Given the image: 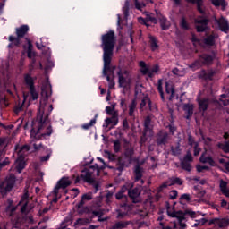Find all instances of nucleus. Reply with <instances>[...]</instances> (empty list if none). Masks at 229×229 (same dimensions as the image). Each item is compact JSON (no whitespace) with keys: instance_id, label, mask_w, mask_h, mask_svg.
Segmentation results:
<instances>
[{"instance_id":"bb28decb","label":"nucleus","mask_w":229,"mask_h":229,"mask_svg":"<svg viewBox=\"0 0 229 229\" xmlns=\"http://www.w3.org/2000/svg\"><path fill=\"white\" fill-rule=\"evenodd\" d=\"M128 225H130V222H117L115 223L110 229H123L127 228Z\"/></svg>"},{"instance_id":"2eb2a0df","label":"nucleus","mask_w":229,"mask_h":229,"mask_svg":"<svg viewBox=\"0 0 229 229\" xmlns=\"http://www.w3.org/2000/svg\"><path fill=\"white\" fill-rule=\"evenodd\" d=\"M215 22L216 24H217L219 30H221V31H224L225 33H227V31H229V24L228 21L224 19L223 17H221L219 20L215 19Z\"/></svg>"},{"instance_id":"bf43d9fd","label":"nucleus","mask_w":229,"mask_h":229,"mask_svg":"<svg viewBox=\"0 0 229 229\" xmlns=\"http://www.w3.org/2000/svg\"><path fill=\"white\" fill-rule=\"evenodd\" d=\"M28 58H30L32 62H35V52L33 50L27 51Z\"/></svg>"},{"instance_id":"a211bd4d","label":"nucleus","mask_w":229,"mask_h":229,"mask_svg":"<svg viewBox=\"0 0 229 229\" xmlns=\"http://www.w3.org/2000/svg\"><path fill=\"white\" fill-rule=\"evenodd\" d=\"M30 31V27L28 25H22L16 29V35L18 38H22Z\"/></svg>"},{"instance_id":"338daca9","label":"nucleus","mask_w":229,"mask_h":229,"mask_svg":"<svg viewBox=\"0 0 229 229\" xmlns=\"http://www.w3.org/2000/svg\"><path fill=\"white\" fill-rule=\"evenodd\" d=\"M214 6H221V0H211Z\"/></svg>"},{"instance_id":"052dcab7","label":"nucleus","mask_w":229,"mask_h":229,"mask_svg":"<svg viewBox=\"0 0 229 229\" xmlns=\"http://www.w3.org/2000/svg\"><path fill=\"white\" fill-rule=\"evenodd\" d=\"M0 105L1 106H8V101H6V98L4 97L0 98Z\"/></svg>"},{"instance_id":"9d476101","label":"nucleus","mask_w":229,"mask_h":229,"mask_svg":"<svg viewBox=\"0 0 229 229\" xmlns=\"http://www.w3.org/2000/svg\"><path fill=\"white\" fill-rule=\"evenodd\" d=\"M90 199H92V193H86L82 195L81 199L78 204V214H85L87 212L90 214V210H89V208H81V207L85 205V201H90Z\"/></svg>"},{"instance_id":"72a5a7b5","label":"nucleus","mask_w":229,"mask_h":229,"mask_svg":"<svg viewBox=\"0 0 229 229\" xmlns=\"http://www.w3.org/2000/svg\"><path fill=\"white\" fill-rule=\"evenodd\" d=\"M189 1L190 3H195L197 4L198 11L200 13H203V7H202L203 0H189Z\"/></svg>"},{"instance_id":"c756f323","label":"nucleus","mask_w":229,"mask_h":229,"mask_svg":"<svg viewBox=\"0 0 229 229\" xmlns=\"http://www.w3.org/2000/svg\"><path fill=\"white\" fill-rule=\"evenodd\" d=\"M183 110L186 112V114H188L187 119H189V115H192L194 112V106H192V104H185L183 106Z\"/></svg>"},{"instance_id":"9b49d317","label":"nucleus","mask_w":229,"mask_h":229,"mask_svg":"<svg viewBox=\"0 0 229 229\" xmlns=\"http://www.w3.org/2000/svg\"><path fill=\"white\" fill-rule=\"evenodd\" d=\"M17 206H13V201L8 200L5 208V213L8 217H11L12 223H13L14 219H17Z\"/></svg>"},{"instance_id":"4468645a","label":"nucleus","mask_w":229,"mask_h":229,"mask_svg":"<svg viewBox=\"0 0 229 229\" xmlns=\"http://www.w3.org/2000/svg\"><path fill=\"white\" fill-rule=\"evenodd\" d=\"M183 181L178 177H172L167 182L160 185L159 191L166 189V187H171V185H182Z\"/></svg>"},{"instance_id":"4be33fe9","label":"nucleus","mask_w":229,"mask_h":229,"mask_svg":"<svg viewBox=\"0 0 229 229\" xmlns=\"http://www.w3.org/2000/svg\"><path fill=\"white\" fill-rule=\"evenodd\" d=\"M92 221V219L89 218H79L75 222V226H85L87 225H89V223Z\"/></svg>"},{"instance_id":"e2e57ef3","label":"nucleus","mask_w":229,"mask_h":229,"mask_svg":"<svg viewBox=\"0 0 229 229\" xmlns=\"http://www.w3.org/2000/svg\"><path fill=\"white\" fill-rule=\"evenodd\" d=\"M6 144H7L6 139L1 138L0 139V148H6Z\"/></svg>"},{"instance_id":"423d86ee","label":"nucleus","mask_w":229,"mask_h":229,"mask_svg":"<svg viewBox=\"0 0 229 229\" xmlns=\"http://www.w3.org/2000/svg\"><path fill=\"white\" fill-rule=\"evenodd\" d=\"M25 83L28 85L30 92L28 95H23L24 101H26L28 98L29 103H31V101H37V99H38V92L35 89V86H33V78H31L30 74L25 75Z\"/></svg>"},{"instance_id":"3c124183","label":"nucleus","mask_w":229,"mask_h":229,"mask_svg":"<svg viewBox=\"0 0 229 229\" xmlns=\"http://www.w3.org/2000/svg\"><path fill=\"white\" fill-rule=\"evenodd\" d=\"M157 89H158V92L160 93L161 99L164 101L165 98H164V90H162V81H158Z\"/></svg>"},{"instance_id":"39448f33","label":"nucleus","mask_w":229,"mask_h":229,"mask_svg":"<svg viewBox=\"0 0 229 229\" xmlns=\"http://www.w3.org/2000/svg\"><path fill=\"white\" fill-rule=\"evenodd\" d=\"M28 151H30V147L28 145L24 146H20L16 145L15 146V153L18 156V158L15 162L16 165V170L18 173H22V169L26 167V162H24V157L28 155Z\"/></svg>"},{"instance_id":"5fc2aeb1","label":"nucleus","mask_w":229,"mask_h":229,"mask_svg":"<svg viewBox=\"0 0 229 229\" xmlns=\"http://www.w3.org/2000/svg\"><path fill=\"white\" fill-rule=\"evenodd\" d=\"M182 162H192V154H191V152H188L184 157V160Z\"/></svg>"},{"instance_id":"ddd939ff","label":"nucleus","mask_w":229,"mask_h":229,"mask_svg":"<svg viewBox=\"0 0 229 229\" xmlns=\"http://www.w3.org/2000/svg\"><path fill=\"white\" fill-rule=\"evenodd\" d=\"M195 24L197 31L203 32L205 30H207V28H208V20L199 17L195 20Z\"/></svg>"},{"instance_id":"a19ab883","label":"nucleus","mask_w":229,"mask_h":229,"mask_svg":"<svg viewBox=\"0 0 229 229\" xmlns=\"http://www.w3.org/2000/svg\"><path fill=\"white\" fill-rule=\"evenodd\" d=\"M94 124H96V118L90 120V122L89 123H85L82 125L83 130H89V128H92V126H94Z\"/></svg>"},{"instance_id":"20e7f679","label":"nucleus","mask_w":229,"mask_h":229,"mask_svg":"<svg viewBox=\"0 0 229 229\" xmlns=\"http://www.w3.org/2000/svg\"><path fill=\"white\" fill-rule=\"evenodd\" d=\"M96 176H99V166L98 165H91L83 170L81 176L77 177L75 183H78L81 180L87 182V183H94Z\"/></svg>"},{"instance_id":"412c9836","label":"nucleus","mask_w":229,"mask_h":229,"mask_svg":"<svg viewBox=\"0 0 229 229\" xmlns=\"http://www.w3.org/2000/svg\"><path fill=\"white\" fill-rule=\"evenodd\" d=\"M140 67L142 74H148V76H153V72H151V70L149 67L146 65V63L141 61L140 62Z\"/></svg>"},{"instance_id":"69168bd1","label":"nucleus","mask_w":229,"mask_h":229,"mask_svg":"<svg viewBox=\"0 0 229 229\" xmlns=\"http://www.w3.org/2000/svg\"><path fill=\"white\" fill-rule=\"evenodd\" d=\"M181 199H185V201H191V195H189V194H182L181 196Z\"/></svg>"},{"instance_id":"c9c22d12","label":"nucleus","mask_w":229,"mask_h":229,"mask_svg":"<svg viewBox=\"0 0 229 229\" xmlns=\"http://www.w3.org/2000/svg\"><path fill=\"white\" fill-rule=\"evenodd\" d=\"M202 64H210L212 62L213 58L211 55H203L199 57Z\"/></svg>"},{"instance_id":"393cba45","label":"nucleus","mask_w":229,"mask_h":229,"mask_svg":"<svg viewBox=\"0 0 229 229\" xmlns=\"http://www.w3.org/2000/svg\"><path fill=\"white\" fill-rule=\"evenodd\" d=\"M106 112L107 115H112V117H114V119H116L117 117H119V112H117V110L112 108L111 106H106Z\"/></svg>"},{"instance_id":"79ce46f5","label":"nucleus","mask_w":229,"mask_h":229,"mask_svg":"<svg viewBox=\"0 0 229 229\" xmlns=\"http://www.w3.org/2000/svg\"><path fill=\"white\" fill-rule=\"evenodd\" d=\"M227 187H228V182L221 180L220 181V191L224 193V192H225V191L228 190Z\"/></svg>"},{"instance_id":"7ed1b4c3","label":"nucleus","mask_w":229,"mask_h":229,"mask_svg":"<svg viewBox=\"0 0 229 229\" xmlns=\"http://www.w3.org/2000/svg\"><path fill=\"white\" fill-rule=\"evenodd\" d=\"M51 94V84L47 83L46 86L42 88L37 119H44V117H47V119L49 114L53 112V105L47 103V99Z\"/></svg>"},{"instance_id":"680f3d73","label":"nucleus","mask_w":229,"mask_h":229,"mask_svg":"<svg viewBox=\"0 0 229 229\" xmlns=\"http://www.w3.org/2000/svg\"><path fill=\"white\" fill-rule=\"evenodd\" d=\"M24 101L26 100H23L21 104H18L15 107V112L16 113H19L22 110V105H24Z\"/></svg>"},{"instance_id":"4d7b16f0","label":"nucleus","mask_w":229,"mask_h":229,"mask_svg":"<svg viewBox=\"0 0 229 229\" xmlns=\"http://www.w3.org/2000/svg\"><path fill=\"white\" fill-rule=\"evenodd\" d=\"M114 149L116 153L119 151V149H121V143L119 142V140H115L114 142Z\"/></svg>"},{"instance_id":"6e6d98bb","label":"nucleus","mask_w":229,"mask_h":229,"mask_svg":"<svg viewBox=\"0 0 229 229\" xmlns=\"http://www.w3.org/2000/svg\"><path fill=\"white\" fill-rule=\"evenodd\" d=\"M206 44L212 46L214 44V36H209L205 39Z\"/></svg>"},{"instance_id":"2f4dec72","label":"nucleus","mask_w":229,"mask_h":229,"mask_svg":"<svg viewBox=\"0 0 229 229\" xmlns=\"http://www.w3.org/2000/svg\"><path fill=\"white\" fill-rule=\"evenodd\" d=\"M208 107V100L207 98L199 101V108L202 112H205Z\"/></svg>"},{"instance_id":"58836bf2","label":"nucleus","mask_w":229,"mask_h":229,"mask_svg":"<svg viewBox=\"0 0 229 229\" xmlns=\"http://www.w3.org/2000/svg\"><path fill=\"white\" fill-rule=\"evenodd\" d=\"M173 74H175V76H185V70H180L178 68H174L172 71Z\"/></svg>"},{"instance_id":"864d4df0","label":"nucleus","mask_w":229,"mask_h":229,"mask_svg":"<svg viewBox=\"0 0 229 229\" xmlns=\"http://www.w3.org/2000/svg\"><path fill=\"white\" fill-rule=\"evenodd\" d=\"M114 197V191H106V203H110V199Z\"/></svg>"},{"instance_id":"1a4fd4ad","label":"nucleus","mask_w":229,"mask_h":229,"mask_svg":"<svg viewBox=\"0 0 229 229\" xmlns=\"http://www.w3.org/2000/svg\"><path fill=\"white\" fill-rule=\"evenodd\" d=\"M148 108L150 112H155L157 110V105L153 104L148 97H144L140 104V111L144 112V110H148Z\"/></svg>"},{"instance_id":"49530a36","label":"nucleus","mask_w":229,"mask_h":229,"mask_svg":"<svg viewBox=\"0 0 229 229\" xmlns=\"http://www.w3.org/2000/svg\"><path fill=\"white\" fill-rule=\"evenodd\" d=\"M180 26L181 28H182V30H189V23H187L185 18H182L181 20Z\"/></svg>"},{"instance_id":"f03ea898","label":"nucleus","mask_w":229,"mask_h":229,"mask_svg":"<svg viewBox=\"0 0 229 229\" xmlns=\"http://www.w3.org/2000/svg\"><path fill=\"white\" fill-rule=\"evenodd\" d=\"M32 129L30 131V137L33 140H40L41 139H47L53 133V128L49 123L47 116L44 118H36L32 121Z\"/></svg>"},{"instance_id":"603ef678","label":"nucleus","mask_w":229,"mask_h":229,"mask_svg":"<svg viewBox=\"0 0 229 229\" xmlns=\"http://www.w3.org/2000/svg\"><path fill=\"white\" fill-rule=\"evenodd\" d=\"M172 153H173V155H180V153H181L180 145L172 147Z\"/></svg>"},{"instance_id":"774afa93","label":"nucleus","mask_w":229,"mask_h":229,"mask_svg":"<svg viewBox=\"0 0 229 229\" xmlns=\"http://www.w3.org/2000/svg\"><path fill=\"white\" fill-rule=\"evenodd\" d=\"M204 169H208V166H201V165H197V171L198 173H201Z\"/></svg>"},{"instance_id":"4c0bfd02","label":"nucleus","mask_w":229,"mask_h":229,"mask_svg":"<svg viewBox=\"0 0 229 229\" xmlns=\"http://www.w3.org/2000/svg\"><path fill=\"white\" fill-rule=\"evenodd\" d=\"M201 65H203V63L200 61V59H199L195 61L190 67H191L193 71H196V69H199Z\"/></svg>"},{"instance_id":"13d9d810","label":"nucleus","mask_w":229,"mask_h":229,"mask_svg":"<svg viewBox=\"0 0 229 229\" xmlns=\"http://www.w3.org/2000/svg\"><path fill=\"white\" fill-rule=\"evenodd\" d=\"M193 148H194V156L198 157V155H199V153H201V148H199V147H198V143H195Z\"/></svg>"},{"instance_id":"a878e982","label":"nucleus","mask_w":229,"mask_h":229,"mask_svg":"<svg viewBox=\"0 0 229 229\" xmlns=\"http://www.w3.org/2000/svg\"><path fill=\"white\" fill-rule=\"evenodd\" d=\"M137 110V101L132 100V102L129 105V115L130 117H133L135 115V111Z\"/></svg>"},{"instance_id":"f3484780","label":"nucleus","mask_w":229,"mask_h":229,"mask_svg":"<svg viewBox=\"0 0 229 229\" xmlns=\"http://www.w3.org/2000/svg\"><path fill=\"white\" fill-rule=\"evenodd\" d=\"M112 124V128H114V126H117V124H119V116H116V119L114 118V116H112L111 118H106L105 120L103 128H108V126Z\"/></svg>"},{"instance_id":"c85d7f7f","label":"nucleus","mask_w":229,"mask_h":229,"mask_svg":"<svg viewBox=\"0 0 229 229\" xmlns=\"http://www.w3.org/2000/svg\"><path fill=\"white\" fill-rule=\"evenodd\" d=\"M149 42L152 51H157V49H158V41L157 40V38L150 36Z\"/></svg>"},{"instance_id":"f704fd0d","label":"nucleus","mask_w":229,"mask_h":229,"mask_svg":"<svg viewBox=\"0 0 229 229\" xmlns=\"http://www.w3.org/2000/svg\"><path fill=\"white\" fill-rule=\"evenodd\" d=\"M218 148L225 153H229V141H225V143H218Z\"/></svg>"},{"instance_id":"0e129e2a","label":"nucleus","mask_w":229,"mask_h":229,"mask_svg":"<svg viewBox=\"0 0 229 229\" xmlns=\"http://www.w3.org/2000/svg\"><path fill=\"white\" fill-rule=\"evenodd\" d=\"M151 124V119H149V117L146 118L145 120V128L147 130H149V125Z\"/></svg>"},{"instance_id":"09e8293b","label":"nucleus","mask_w":229,"mask_h":229,"mask_svg":"<svg viewBox=\"0 0 229 229\" xmlns=\"http://www.w3.org/2000/svg\"><path fill=\"white\" fill-rule=\"evenodd\" d=\"M208 220L205 218H201L200 220H196V223L194 224V226H203L206 223H208Z\"/></svg>"},{"instance_id":"f8f14e48","label":"nucleus","mask_w":229,"mask_h":229,"mask_svg":"<svg viewBox=\"0 0 229 229\" xmlns=\"http://www.w3.org/2000/svg\"><path fill=\"white\" fill-rule=\"evenodd\" d=\"M69 185H71V180H69V177H63L56 184V186L55 187L53 193L55 194V196L58 195V191H60V189H65L67 187H69Z\"/></svg>"},{"instance_id":"473e14b6","label":"nucleus","mask_w":229,"mask_h":229,"mask_svg":"<svg viewBox=\"0 0 229 229\" xmlns=\"http://www.w3.org/2000/svg\"><path fill=\"white\" fill-rule=\"evenodd\" d=\"M160 24L162 30H169V26H171V23L165 19V17H161L160 19Z\"/></svg>"},{"instance_id":"cd10ccee","label":"nucleus","mask_w":229,"mask_h":229,"mask_svg":"<svg viewBox=\"0 0 229 229\" xmlns=\"http://www.w3.org/2000/svg\"><path fill=\"white\" fill-rule=\"evenodd\" d=\"M200 162H202V164H209V165H214V159H212V157H207L205 154L201 155Z\"/></svg>"},{"instance_id":"b1692460","label":"nucleus","mask_w":229,"mask_h":229,"mask_svg":"<svg viewBox=\"0 0 229 229\" xmlns=\"http://www.w3.org/2000/svg\"><path fill=\"white\" fill-rule=\"evenodd\" d=\"M216 225L219 228H226L229 225L228 218H217Z\"/></svg>"},{"instance_id":"37998d69","label":"nucleus","mask_w":229,"mask_h":229,"mask_svg":"<svg viewBox=\"0 0 229 229\" xmlns=\"http://www.w3.org/2000/svg\"><path fill=\"white\" fill-rule=\"evenodd\" d=\"M182 169H184V171H188V173H191L192 167L191 166V165L187 162H182L181 164Z\"/></svg>"},{"instance_id":"6ab92c4d","label":"nucleus","mask_w":229,"mask_h":229,"mask_svg":"<svg viewBox=\"0 0 229 229\" xmlns=\"http://www.w3.org/2000/svg\"><path fill=\"white\" fill-rule=\"evenodd\" d=\"M20 205H21V212L22 214H26L28 212V193L23 194L21 199L20 201Z\"/></svg>"},{"instance_id":"e433bc0d","label":"nucleus","mask_w":229,"mask_h":229,"mask_svg":"<svg viewBox=\"0 0 229 229\" xmlns=\"http://www.w3.org/2000/svg\"><path fill=\"white\" fill-rule=\"evenodd\" d=\"M135 174H136V180L139 181L140 178H142V168L140 166L137 165L135 167Z\"/></svg>"},{"instance_id":"f257e3e1","label":"nucleus","mask_w":229,"mask_h":229,"mask_svg":"<svg viewBox=\"0 0 229 229\" xmlns=\"http://www.w3.org/2000/svg\"><path fill=\"white\" fill-rule=\"evenodd\" d=\"M102 46L104 49L103 61L104 68L103 74L106 76L108 81L109 89H114L115 87V72L118 75L119 87L126 89L131 85V74L128 70H120L119 68L114 66L110 68V63L112 62V56L114 55V47H115V35L114 32L110 31L106 35L102 36Z\"/></svg>"},{"instance_id":"dca6fc26","label":"nucleus","mask_w":229,"mask_h":229,"mask_svg":"<svg viewBox=\"0 0 229 229\" xmlns=\"http://www.w3.org/2000/svg\"><path fill=\"white\" fill-rule=\"evenodd\" d=\"M165 94L166 98L171 101L174 98V87L171 82H165Z\"/></svg>"},{"instance_id":"6e6552de","label":"nucleus","mask_w":229,"mask_h":229,"mask_svg":"<svg viewBox=\"0 0 229 229\" xmlns=\"http://www.w3.org/2000/svg\"><path fill=\"white\" fill-rule=\"evenodd\" d=\"M10 80V73L8 72V63L4 62L3 66H0V87L4 89Z\"/></svg>"},{"instance_id":"c03bdc74","label":"nucleus","mask_w":229,"mask_h":229,"mask_svg":"<svg viewBox=\"0 0 229 229\" xmlns=\"http://www.w3.org/2000/svg\"><path fill=\"white\" fill-rule=\"evenodd\" d=\"M220 103H222L224 105V106H228L229 105V100L226 99V95L222 94L220 96Z\"/></svg>"},{"instance_id":"5701e85b","label":"nucleus","mask_w":229,"mask_h":229,"mask_svg":"<svg viewBox=\"0 0 229 229\" xmlns=\"http://www.w3.org/2000/svg\"><path fill=\"white\" fill-rule=\"evenodd\" d=\"M167 142V132L161 131L157 136V144H165Z\"/></svg>"},{"instance_id":"ea45409f","label":"nucleus","mask_w":229,"mask_h":229,"mask_svg":"<svg viewBox=\"0 0 229 229\" xmlns=\"http://www.w3.org/2000/svg\"><path fill=\"white\" fill-rule=\"evenodd\" d=\"M92 216L91 217H96L98 216V221H106V219H101V216H103V211L102 210H98V211H92Z\"/></svg>"},{"instance_id":"a18cd8bd","label":"nucleus","mask_w":229,"mask_h":229,"mask_svg":"<svg viewBox=\"0 0 229 229\" xmlns=\"http://www.w3.org/2000/svg\"><path fill=\"white\" fill-rule=\"evenodd\" d=\"M130 10V1H125L124 6L123 8L125 17H128V11Z\"/></svg>"},{"instance_id":"de8ad7c7","label":"nucleus","mask_w":229,"mask_h":229,"mask_svg":"<svg viewBox=\"0 0 229 229\" xmlns=\"http://www.w3.org/2000/svg\"><path fill=\"white\" fill-rule=\"evenodd\" d=\"M146 21L148 22H152L153 24H157V20L155 17H153L151 14L149 13H147V16H146Z\"/></svg>"},{"instance_id":"7c9ffc66","label":"nucleus","mask_w":229,"mask_h":229,"mask_svg":"<svg viewBox=\"0 0 229 229\" xmlns=\"http://www.w3.org/2000/svg\"><path fill=\"white\" fill-rule=\"evenodd\" d=\"M9 41L12 42V44L9 45V47H13V46H19L21 44V38H15L13 36L9 37Z\"/></svg>"},{"instance_id":"aec40b11","label":"nucleus","mask_w":229,"mask_h":229,"mask_svg":"<svg viewBox=\"0 0 229 229\" xmlns=\"http://www.w3.org/2000/svg\"><path fill=\"white\" fill-rule=\"evenodd\" d=\"M129 196L133 199V203H137V198L140 196V188H135L133 190H129Z\"/></svg>"},{"instance_id":"8fccbe9b","label":"nucleus","mask_w":229,"mask_h":229,"mask_svg":"<svg viewBox=\"0 0 229 229\" xmlns=\"http://www.w3.org/2000/svg\"><path fill=\"white\" fill-rule=\"evenodd\" d=\"M134 4H135L137 10H142V8L146 7V4L139 3V0H134Z\"/></svg>"},{"instance_id":"0eeeda50","label":"nucleus","mask_w":229,"mask_h":229,"mask_svg":"<svg viewBox=\"0 0 229 229\" xmlns=\"http://www.w3.org/2000/svg\"><path fill=\"white\" fill-rule=\"evenodd\" d=\"M15 185V176L10 175L4 182L0 183V198L6 196Z\"/></svg>"}]
</instances>
